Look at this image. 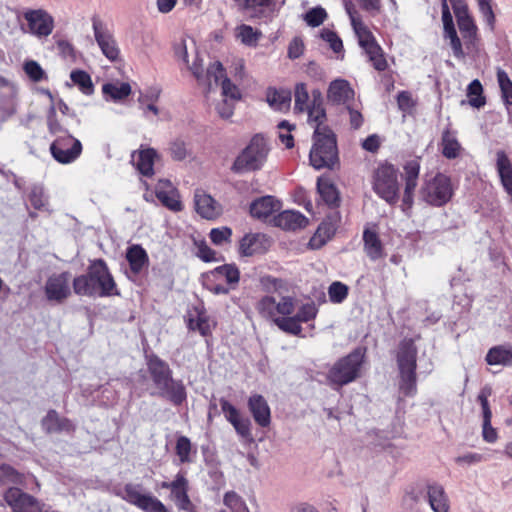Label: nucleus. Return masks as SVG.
I'll return each mask as SVG.
<instances>
[{
  "instance_id": "nucleus-43",
  "label": "nucleus",
  "mask_w": 512,
  "mask_h": 512,
  "mask_svg": "<svg viewBox=\"0 0 512 512\" xmlns=\"http://www.w3.org/2000/svg\"><path fill=\"white\" fill-rule=\"evenodd\" d=\"M29 201L36 210H47L48 197L45 194L44 187L40 184H35L30 188L28 194Z\"/></svg>"
},
{
  "instance_id": "nucleus-39",
  "label": "nucleus",
  "mask_w": 512,
  "mask_h": 512,
  "mask_svg": "<svg viewBox=\"0 0 512 512\" xmlns=\"http://www.w3.org/2000/svg\"><path fill=\"white\" fill-rule=\"evenodd\" d=\"M317 190L323 201L329 206H335L339 202V193L335 186L322 177L317 180Z\"/></svg>"
},
{
  "instance_id": "nucleus-32",
  "label": "nucleus",
  "mask_w": 512,
  "mask_h": 512,
  "mask_svg": "<svg viewBox=\"0 0 512 512\" xmlns=\"http://www.w3.org/2000/svg\"><path fill=\"white\" fill-rule=\"evenodd\" d=\"M441 147L442 154L447 159L457 158L462 151V146L457 140L456 133L449 129L444 130L442 133Z\"/></svg>"
},
{
  "instance_id": "nucleus-50",
  "label": "nucleus",
  "mask_w": 512,
  "mask_h": 512,
  "mask_svg": "<svg viewBox=\"0 0 512 512\" xmlns=\"http://www.w3.org/2000/svg\"><path fill=\"white\" fill-rule=\"evenodd\" d=\"M328 295L331 302L342 303L348 296V286L342 282H333L328 289Z\"/></svg>"
},
{
  "instance_id": "nucleus-15",
  "label": "nucleus",
  "mask_w": 512,
  "mask_h": 512,
  "mask_svg": "<svg viewBox=\"0 0 512 512\" xmlns=\"http://www.w3.org/2000/svg\"><path fill=\"white\" fill-rule=\"evenodd\" d=\"M152 395L161 397L174 406H180L187 399L186 387L182 380H176L173 376L156 389Z\"/></svg>"
},
{
  "instance_id": "nucleus-8",
  "label": "nucleus",
  "mask_w": 512,
  "mask_h": 512,
  "mask_svg": "<svg viewBox=\"0 0 512 512\" xmlns=\"http://www.w3.org/2000/svg\"><path fill=\"white\" fill-rule=\"evenodd\" d=\"M373 188L386 202L394 204L398 201L399 184L397 170L393 165L384 164L378 167L374 176Z\"/></svg>"
},
{
  "instance_id": "nucleus-46",
  "label": "nucleus",
  "mask_w": 512,
  "mask_h": 512,
  "mask_svg": "<svg viewBox=\"0 0 512 512\" xmlns=\"http://www.w3.org/2000/svg\"><path fill=\"white\" fill-rule=\"evenodd\" d=\"M483 88L479 80H473L467 89L469 104L472 107L480 108L485 105V98L482 96Z\"/></svg>"
},
{
  "instance_id": "nucleus-55",
  "label": "nucleus",
  "mask_w": 512,
  "mask_h": 512,
  "mask_svg": "<svg viewBox=\"0 0 512 512\" xmlns=\"http://www.w3.org/2000/svg\"><path fill=\"white\" fill-rule=\"evenodd\" d=\"M444 37L450 40V46L453 50L454 56L457 58L463 57L464 52L462 49V44L454 26L444 29Z\"/></svg>"
},
{
  "instance_id": "nucleus-28",
  "label": "nucleus",
  "mask_w": 512,
  "mask_h": 512,
  "mask_svg": "<svg viewBox=\"0 0 512 512\" xmlns=\"http://www.w3.org/2000/svg\"><path fill=\"white\" fill-rule=\"evenodd\" d=\"M308 219L299 211L287 210L275 217V224L285 230L304 228Z\"/></svg>"
},
{
  "instance_id": "nucleus-30",
  "label": "nucleus",
  "mask_w": 512,
  "mask_h": 512,
  "mask_svg": "<svg viewBox=\"0 0 512 512\" xmlns=\"http://www.w3.org/2000/svg\"><path fill=\"white\" fill-rule=\"evenodd\" d=\"M268 104L277 111H286L290 108L292 95L288 89L269 88L266 94Z\"/></svg>"
},
{
  "instance_id": "nucleus-59",
  "label": "nucleus",
  "mask_w": 512,
  "mask_h": 512,
  "mask_svg": "<svg viewBox=\"0 0 512 512\" xmlns=\"http://www.w3.org/2000/svg\"><path fill=\"white\" fill-rule=\"evenodd\" d=\"M139 508L145 512H168L164 504L150 494L146 495Z\"/></svg>"
},
{
  "instance_id": "nucleus-16",
  "label": "nucleus",
  "mask_w": 512,
  "mask_h": 512,
  "mask_svg": "<svg viewBox=\"0 0 512 512\" xmlns=\"http://www.w3.org/2000/svg\"><path fill=\"white\" fill-rule=\"evenodd\" d=\"M29 30L36 36H48L52 33L53 18L44 10H30L24 14Z\"/></svg>"
},
{
  "instance_id": "nucleus-24",
  "label": "nucleus",
  "mask_w": 512,
  "mask_h": 512,
  "mask_svg": "<svg viewBox=\"0 0 512 512\" xmlns=\"http://www.w3.org/2000/svg\"><path fill=\"white\" fill-rule=\"evenodd\" d=\"M427 497L434 512L449 511V500L442 485L435 482L429 483L427 485Z\"/></svg>"
},
{
  "instance_id": "nucleus-57",
  "label": "nucleus",
  "mask_w": 512,
  "mask_h": 512,
  "mask_svg": "<svg viewBox=\"0 0 512 512\" xmlns=\"http://www.w3.org/2000/svg\"><path fill=\"white\" fill-rule=\"evenodd\" d=\"M318 309L313 302L303 304L294 317L299 323H306L314 319L317 315Z\"/></svg>"
},
{
  "instance_id": "nucleus-41",
  "label": "nucleus",
  "mask_w": 512,
  "mask_h": 512,
  "mask_svg": "<svg viewBox=\"0 0 512 512\" xmlns=\"http://www.w3.org/2000/svg\"><path fill=\"white\" fill-rule=\"evenodd\" d=\"M295 106L294 109L297 112H307L309 115V109L311 108V102L309 100L308 88L305 83H297L294 89Z\"/></svg>"
},
{
  "instance_id": "nucleus-60",
  "label": "nucleus",
  "mask_w": 512,
  "mask_h": 512,
  "mask_svg": "<svg viewBox=\"0 0 512 512\" xmlns=\"http://www.w3.org/2000/svg\"><path fill=\"white\" fill-rule=\"evenodd\" d=\"M191 442L185 437L178 438L176 443V454L178 455L181 463L190 462Z\"/></svg>"
},
{
  "instance_id": "nucleus-27",
  "label": "nucleus",
  "mask_w": 512,
  "mask_h": 512,
  "mask_svg": "<svg viewBox=\"0 0 512 512\" xmlns=\"http://www.w3.org/2000/svg\"><path fill=\"white\" fill-rule=\"evenodd\" d=\"M496 168L504 190L512 197V164L503 150L496 153Z\"/></svg>"
},
{
  "instance_id": "nucleus-12",
  "label": "nucleus",
  "mask_w": 512,
  "mask_h": 512,
  "mask_svg": "<svg viewBox=\"0 0 512 512\" xmlns=\"http://www.w3.org/2000/svg\"><path fill=\"white\" fill-rule=\"evenodd\" d=\"M189 70L197 79L198 83L207 87L208 90H211L213 84L217 86L219 82H221L226 77L224 67L219 61H215L214 63L210 64L206 73L204 74L202 63L198 57H196L191 67H189Z\"/></svg>"
},
{
  "instance_id": "nucleus-2",
  "label": "nucleus",
  "mask_w": 512,
  "mask_h": 512,
  "mask_svg": "<svg viewBox=\"0 0 512 512\" xmlns=\"http://www.w3.org/2000/svg\"><path fill=\"white\" fill-rule=\"evenodd\" d=\"M314 128L313 145L310 150V164L317 170L333 169L338 163L335 134L324 124H311Z\"/></svg>"
},
{
  "instance_id": "nucleus-3",
  "label": "nucleus",
  "mask_w": 512,
  "mask_h": 512,
  "mask_svg": "<svg viewBox=\"0 0 512 512\" xmlns=\"http://www.w3.org/2000/svg\"><path fill=\"white\" fill-rule=\"evenodd\" d=\"M396 361L399 370V389L405 396H414L417 392V348L414 340L403 339L397 348Z\"/></svg>"
},
{
  "instance_id": "nucleus-34",
  "label": "nucleus",
  "mask_w": 512,
  "mask_h": 512,
  "mask_svg": "<svg viewBox=\"0 0 512 512\" xmlns=\"http://www.w3.org/2000/svg\"><path fill=\"white\" fill-rule=\"evenodd\" d=\"M214 322L203 311H195V317L191 314L188 320V328L193 331H198L202 336H207L211 333Z\"/></svg>"
},
{
  "instance_id": "nucleus-45",
  "label": "nucleus",
  "mask_w": 512,
  "mask_h": 512,
  "mask_svg": "<svg viewBox=\"0 0 512 512\" xmlns=\"http://www.w3.org/2000/svg\"><path fill=\"white\" fill-rule=\"evenodd\" d=\"M275 324L279 329L291 335L298 336L302 332V327L294 316L275 318Z\"/></svg>"
},
{
  "instance_id": "nucleus-51",
  "label": "nucleus",
  "mask_w": 512,
  "mask_h": 512,
  "mask_svg": "<svg viewBox=\"0 0 512 512\" xmlns=\"http://www.w3.org/2000/svg\"><path fill=\"white\" fill-rule=\"evenodd\" d=\"M170 486L173 500L188 495V481L183 474L178 473Z\"/></svg>"
},
{
  "instance_id": "nucleus-33",
  "label": "nucleus",
  "mask_w": 512,
  "mask_h": 512,
  "mask_svg": "<svg viewBox=\"0 0 512 512\" xmlns=\"http://www.w3.org/2000/svg\"><path fill=\"white\" fill-rule=\"evenodd\" d=\"M265 240L263 234H247L240 241L239 251L243 256H252L262 251Z\"/></svg>"
},
{
  "instance_id": "nucleus-63",
  "label": "nucleus",
  "mask_w": 512,
  "mask_h": 512,
  "mask_svg": "<svg viewBox=\"0 0 512 512\" xmlns=\"http://www.w3.org/2000/svg\"><path fill=\"white\" fill-rule=\"evenodd\" d=\"M232 231L228 227L214 228L210 231V239L216 245H223L230 241Z\"/></svg>"
},
{
  "instance_id": "nucleus-40",
  "label": "nucleus",
  "mask_w": 512,
  "mask_h": 512,
  "mask_svg": "<svg viewBox=\"0 0 512 512\" xmlns=\"http://www.w3.org/2000/svg\"><path fill=\"white\" fill-rule=\"evenodd\" d=\"M0 482L3 485L24 486L26 477L7 464L0 466Z\"/></svg>"
},
{
  "instance_id": "nucleus-47",
  "label": "nucleus",
  "mask_w": 512,
  "mask_h": 512,
  "mask_svg": "<svg viewBox=\"0 0 512 512\" xmlns=\"http://www.w3.org/2000/svg\"><path fill=\"white\" fill-rule=\"evenodd\" d=\"M214 274L225 278L226 282L231 286H235L240 278V272L233 264H225L215 268Z\"/></svg>"
},
{
  "instance_id": "nucleus-11",
  "label": "nucleus",
  "mask_w": 512,
  "mask_h": 512,
  "mask_svg": "<svg viewBox=\"0 0 512 512\" xmlns=\"http://www.w3.org/2000/svg\"><path fill=\"white\" fill-rule=\"evenodd\" d=\"M70 280L69 272L52 274L48 277L44 286L46 299L56 304L63 303L71 295Z\"/></svg>"
},
{
  "instance_id": "nucleus-61",
  "label": "nucleus",
  "mask_w": 512,
  "mask_h": 512,
  "mask_svg": "<svg viewBox=\"0 0 512 512\" xmlns=\"http://www.w3.org/2000/svg\"><path fill=\"white\" fill-rule=\"evenodd\" d=\"M492 0H477L479 11L491 30L494 29L495 15L491 6Z\"/></svg>"
},
{
  "instance_id": "nucleus-18",
  "label": "nucleus",
  "mask_w": 512,
  "mask_h": 512,
  "mask_svg": "<svg viewBox=\"0 0 512 512\" xmlns=\"http://www.w3.org/2000/svg\"><path fill=\"white\" fill-rule=\"evenodd\" d=\"M147 370L155 389L173 376V372L168 363L156 355H150L147 358Z\"/></svg>"
},
{
  "instance_id": "nucleus-5",
  "label": "nucleus",
  "mask_w": 512,
  "mask_h": 512,
  "mask_svg": "<svg viewBox=\"0 0 512 512\" xmlns=\"http://www.w3.org/2000/svg\"><path fill=\"white\" fill-rule=\"evenodd\" d=\"M363 357L362 351L356 349L339 359L328 372L329 382L337 386H343L354 381L359 376Z\"/></svg>"
},
{
  "instance_id": "nucleus-48",
  "label": "nucleus",
  "mask_w": 512,
  "mask_h": 512,
  "mask_svg": "<svg viewBox=\"0 0 512 512\" xmlns=\"http://www.w3.org/2000/svg\"><path fill=\"white\" fill-rule=\"evenodd\" d=\"M497 80L505 104L512 105V81L510 80L508 74L504 70L498 69Z\"/></svg>"
},
{
  "instance_id": "nucleus-52",
  "label": "nucleus",
  "mask_w": 512,
  "mask_h": 512,
  "mask_svg": "<svg viewBox=\"0 0 512 512\" xmlns=\"http://www.w3.org/2000/svg\"><path fill=\"white\" fill-rule=\"evenodd\" d=\"M147 494H142L139 486L127 484L123 490V499L127 502L137 506L141 505L142 501L146 497Z\"/></svg>"
},
{
  "instance_id": "nucleus-37",
  "label": "nucleus",
  "mask_w": 512,
  "mask_h": 512,
  "mask_svg": "<svg viewBox=\"0 0 512 512\" xmlns=\"http://www.w3.org/2000/svg\"><path fill=\"white\" fill-rule=\"evenodd\" d=\"M102 92L105 97H110L113 101H120L130 95L131 86L124 82L105 83L102 86Z\"/></svg>"
},
{
  "instance_id": "nucleus-53",
  "label": "nucleus",
  "mask_w": 512,
  "mask_h": 512,
  "mask_svg": "<svg viewBox=\"0 0 512 512\" xmlns=\"http://www.w3.org/2000/svg\"><path fill=\"white\" fill-rule=\"evenodd\" d=\"M221 410L226 420L234 427L243 418L239 410L224 398L220 399Z\"/></svg>"
},
{
  "instance_id": "nucleus-9",
  "label": "nucleus",
  "mask_w": 512,
  "mask_h": 512,
  "mask_svg": "<svg viewBox=\"0 0 512 512\" xmlns=\"http://www.w3.org/2000/svg\"><path fill=\"white\" fill-rule=\"evenodd\" d=\"M256 308L263 317L269 318L275 323V318L288 316L294 312L295 301L290 296L267 295L259 300Z\"/></svg>"
},
{
  "instance_id": "nucleus-22",
  "label": "nucleus",
  "mask_w": 512,
  "mask_h": 512,
  "mask_svg": "<svg viewBox=\"0 0 512 512\" xmlns=\"http://www.w3.org/2000/svg\"><path fill=\"white\" fill-rule=\"evenodd\" d=\"M280 209V202L272 196H263L250 205V214L257 219H266Z\"/></svg>"
},
{
  "instance_id": "nucleus-6",
  "label": "nucleus",
  "mask_w": 512,
  "mask_h": 512,
  "mask_svg": "<svg viewBox=\"0 0 512 512\" xmlns=\"http://www.w3.org/2000/svg\"><path fill=\"white\" fill-rule=\"evenodd\" d=\"M347 11L350 15L351 24L358 37L359 44L369 56L370 62L376 70H385L387 62L383 56L382 49L375 41L374 36L361 20L354 17L349 9H347Z\"/></svg>"
},
{
  "instance_id": "nucleus-1",
  "label": "nucleus",
  "mask_w": 512,
  "mask_h": 512,
  "mask_svg": "<svg viewBox=\"0 0 512 512\" xmlns=\"http://www.w3.org/2000/svg\"><path fill=\"white\" fill-rule=\"evenodd\" d=\"M74 293L88 297H110L120 295L116 282L107 264L102 259L93 260L85 274L72 281Z\"/></svg>"
},
{
  "instance_id": "nucleus-17",
  "label": "nucleus",
  "mask_w": 512,
  "mask_h": 512,
  "mask_svg": "<svg viewBox=\"0 0 512 512\" xmlns=\"http://www.w3.org/2000/svg\"><path fill=\"white\" fill-rule=\"evenodd\" d=\"M16 88L0 76V122L7 120L16 112Z\"/></svg>"
},
{
  "instance_id": "nucleus-29",
  "label": "nucleus",
  "mask_w": 512,
  "mask_h": 512,
  "mask_svg": "<svg viewBox=\"0 0 512 512\" xmlns=\"http://www.w3.org/2000/svg\"><path fill=\"white\" fill-rule=\"evenodd\" d=\"M41 425L47 433L70 432L74 429L72 422L67 418H61L55 410L48 411L42 419Z\"/></svg>"
},
{
  "instance_id": "nucleus-23",
  "label": "nucleus",
  "mask_w": 512,
  "mask_h": 512,
  "mask_svg": "<svg viewBox=\"0 0 512 512\" xmlns=\"http://www.w3.org/2000/svg\"><path fill=\"white\" fill-rule=\"evenodd\" d=\"M194 199L196 211L203 218L214 219L220 214V206L210 195L196 191Z\"/></svg>"
},
{
  "instance_id": "nucleus-21",
  "label": "nucleus",
  "mask_w": 512,
  "mask_h": 512,
  "mask_svg": "<svg viewBox=\"0 0 512 512\" xmlns=\"http://www.w3.org/2000/svg\"><path fill=\"white\" fill-rule=\"evenodd\" d=\"M249 410L255 422L261 427H267L271 421L270 408L262 395L254 394L248 400Z\"/></svg>"
},
{
  "instance_id": "nucleus-38",
  "label": "nucleus",
  "mask_w": 512,
  "mask_h": 512,
  "mask_svg": "<svg viewBox=\"0 0 512 512\" xmlns=\"http://www.w3.org/2000/svg\"><path fill=\"white\" fill-rule=\"evenodd\" d=\"M486 361L490 365H511L512 348L504 346L491 348L487 353Z\"/></svg>"
},
{
  "instance_id": "nucleus-36",
  "label": "nucleus",
  "mask_w": 512,
  "mask_h": 512,
  "mask_svg": "<svg viewBox=\"0 0 512 512\" xmlns=\"http://www.w3.org/2000/svg\"><path fill=\"white\" fill-rule=\"evenodd\" d=\"M311 108L309 109V124H324L326 121V112L323 107L322 94L320 90L312 91Z\"/></svg>"
},
{
  "instance_id": "nucleus-26",
  "label": "nucleus",
  "mask_w": 512,
  "mask_h": 512,
  "mask_svg": "<svg viewBox=\"0 0 512 512\" xmlns=\"http://www.w3.org/2000/svg\"><path fill=\"white\" fill-rule=\"evenodd\" d=\"M156 151L152 148L142 149L132 153V163L144 176H151L154 173V159Z\"/></svg>"
},
{
  "instance_id": "nucleus-58",
  "label": "nucleus",
  "mask_w": 512,
  "mask_h": 512,
  "mask_svg": "<svg viewBox=\"0 0 512 512\" xmlns=\"http://www.w3.org/2000/svg\"><path fill=\"white\" fill-rule=\"evenodd\" d=\"M221 95L223 98L239 101L241 99V92L239 88L231 82V80L225 77L221 81Z\"/></svg>"
},
{
  "instance_id": "nucleus-14",
  "label": "nucleus",
  "mask_w": 512,
  "mask_h": 512,
  "mask_svg": "<svg viewBox=\"0 0 512 512\" xmlns=\"http://www.w3.org/2000/svg\"><path fill=\"white\" fill-rule=\"evenodd\" d=\"M327 99L334 105H348L355 102V91L345 79L333 80L327 90Z\"/></svg>"
},
{
  "instance_id": "nucleus-7",
  "label": "nucleus",
  "mask_w": 512,
  "mask_h": 512,
  "mask_svg": "<svg viewBox=\"0 0 512 512\" xmlns=\"http://www.w3.org/2000/svg\"><path fill=\"white\" fill-rule=\"evenodd\" d=\"M420 195L430 205L439 207L446 204L453 195L450 178L442 173H437L432 178H426Z\"/></svg>"
},
{
  "instance_id": "nucleus-62",
  "label": "nucleus",
  "mask_w": 512,
  "mask_h": 512,
  "mask_svg": "<svg viewBox=\"0 0 512 512\" xmlns=\"http://www.w3.org/2000/svg\"><path fill=\"white\" fill-rule=\"evenodd\" d=\"M169 151L171 157L176 161H182L190 155V152L187 149L185 142L181 140L173 141L170 145Z\"/></svg>"
},
{
  "instance_id": "nucleus-4",
  "label": "nucleus",
  "mask_w": 512,
  "mask_h": 512,
  "mask_svg": "<svg viewBox=\"0 0 512 512\" xmlns=\"http://www.w3.org/2000/svg\"><path fill=\"white\" fill-rule=\"evenodd\" d=\"M268 154L269 147L266 139L257 134L236 157L231 169L238 174L260 170L264 166Z\"/></svg>"
},
{
  "instance_id": "nucleus-13",
  "label": "nucleus",
  "mask_w": 512,
  "mask_h": 512,
  "mask_svg": "<svg viewBox=\"0 0 512 512\" xmlns=\"http://www.w3.org/2000/svg\"><path fill=\"white\" fill-rule=\"evenodd\" d=\"M92 27L95 40L102 53L110 60L118 59L120 50L113 35L105 27L104 23L97 17L92 18Z\"/></svg>"
},
{
  "instance_id": "nucleus-56",
  "label": "nucleus",
  "mask_w": 512,
  "mask_h": 512,
  "mask_svg": "<svg viewBox=\"0 0 512 512\" xmlns=\"http://www.w3.org/2000/svg\"><path fill=\"white\" fill-rule=\"evenodd\" d=\"M327 17L325 9L322 7H315L310 9L304 16V20L311 27L321 25Z\"/></svg>"
},
{
  "instance_id": "nucleus-42",
  "label": "nucleus",
  "mask_w": 512,
  "mask_h": 512,
  "mask_svg": "<svg viewBox=\"0 0 512 512\" xmlns=\"http://www.w3.org/2000/svg\"><path fill=\"white\" fill-rule=\"evenodd\" d=\"M336 226L330 222L324 221L318 227L317 232L312 237L310 244L314 248H318L323 245L330 237L335 233Z\"/></svg>"
},
{
  "instance_id": "nucleus-35",
  "label": "nucleus",
  "mask_w": 512,
  "mask_h": 512,
  "mask_svg": "<svg viewBox=\"0 0 512 512\" xmlns=\"http://www.w3.org/2000/svg\"><path fill=\"white\" fill-rule=\"evenodd\" d=\"M363 240L365 252L371 260H377L384 256L382 243L375 232L365 230Z\"/></svg>"
},
{
  "instance_id": "nucleus-25",
  "label": "nucleus",
  "mask_w": 512,
  "mask_h": 512,
  "mask_svg": "<svg viewBox=\"0 0 512 512\" xmlns=\"http://www.w3.org/2000/svg\"><path fill=\"white\" fill-rule=\"evenodd\" d=\"M454 12L463 38L469 40L474 39L477 33V26L473 18L469 15L468 8L465 5H455Z\"/></svg>"
},
{
  "instance_id": "nucleus-64",
  "label": "nucleus",
  "mask_w": 512,
  "mask_h": 512,
  "mask_svg": "<svg viewBox=\"0 0 512 512\" xmlns=\"http://www.w3.org/2000/svg\"><path fill=\"white\" fill-rule=\"evenodd\" d=\"M321 38L329 43L330 48L335 53H339L343 49L342 40L337 36L335 32L328 29H324L321 32Z\"/></svg>"
},
{
  "instance_id": "nucleus-44",
  "label": "nucleus",
  "mask_w": 512,
  "mask_h": 512,
  "mask_svg": "<svg viewBox=\"0 0 512 512\" xmlns=\"http://www.w3.org/2000/svg\"><path fill=\"white\" fill-rule=\"evenodd\" d=\"M72 82L79 87L82 93L91 95L94 91V86L90 75L83 70H74L70 74Z\"/></svg>"
},
{
  "instance_id": "nucleus-20",
  "label": "nucleus",
  "mask_w": 512,
  "mask_h": 512,
  "mask_svg": "<svg viewBox=\"0 0 512 512\" xmlns=\"http://www.w3.org/2000/svg\"><path fill=\"white\" fill-rule=\"evenodd\" d=\"M157 199L168 209L178 212L182 210L177 190L169 180H160L156 186Z\"/></svg>"
},
{
  "instance_id": "nucleus-49",
  "label": "nucleus",
  "mask_w": 512,
  "mask_h": 512,
  "mask_svg": "<svg viewBox=\"0 0 512 512\" xmlns=\"http://www.w3.org/2000/svg\"><path fill=\"white\" fill-rule=\"evenodd\" d=\"M223 503L232 512H248V508L244 500L234 491L225 493Z\"/></svg>"
},
{
  "instance_id": "nucleus-31",
  "label": "nucleus",
  "mask_w": 512,
  "mask_h": 512,
  "mask_svg": "<svg viewBox=\"0 0 512 512\" xmlns=\"http://www.w3.org/2000/svg\"><path fill=\"white\" fill-rule=\"evenodd\" d=\"M126 259L133 273H140L148 265V255L140 245H132L127 249Z\"/></svg>"
},
{
  "instance_id": "nucleus-19",
  "label": "nucleus",
  "mask_w": 512,
  "mask_h": 512,
  "mask_svg": "<svg viewBox=\"0 0 512 512\" xmlns=\"http://www.w3.org/2000/svg\"><path fill=\"white\" fill-rule=\"evenodd\" d=\"M405 190L403 196V204L411 207L413 203V193L417 187V180L420 171V162L418 159H412L403 166Z\"/></svg>"
},
{
  "instance_id": "nucleus-54",
  "label": "nucleus",
  "mask_w": 512,
  "mask_h": 512,
  "mask_svg": "<svg viewBox=\"0 0 512 512\" xmlns=\"http://www.w3.org/2000/svg\"><path fill=\"white\" fill-rule=\"evenodd\" d=\"M237 36L244 44L253 46L256 45L260 34L251 26L241 25L237 28Z\"/></svg>"
},
{
  "instance_id": "nucleus-10",
  "label": "nucleus",
  "mask_w": 512,
  "mask_h": 512,
  "mask_svg": "<svg viewBox=\"0 0 512 512\" xmlns=\"http://www.w3.org/2000/svg\"><path fill=\"white\" fill-rule=\"evenodd\" d=\"M50 151L57 162L69 164L80 156L82 144L70 134L59 135L52 142Z\"/></svg>"
}]
</instances>
